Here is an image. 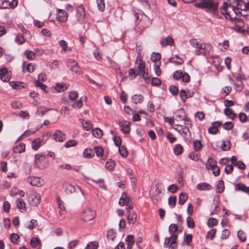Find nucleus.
I'll list each match as a JSON object with an SVG mask.
<instances>
[{
  "mask_svg": "<svg viewBox=\"0 0 249 249\" xmlns=\"http://www.w3.org/2000/svg\"><path fill=\"white\" fill-rule=\"evenodd\" d=\"M178 230V227L176 224H172L169 227V231L171 234H174Z\"/></svg>",
  "mask_w": 249,
  "mask_h": 249,
  "instance_id": "nucleus-50",
  "label": "nucleus"
},
{
  "mask_svg": "<svg viewBox=\"0 0 249 249\" xmlns=\"http://www.w3.org/2000/svg\"><path fill=\"white\" fill-rule=\"evenodd\" d=\"M40 196L35 192H31L28 196V201L33 206H36L40 203Z\"/></svg>",
  "mask_w": 249,
  "mask_h": 249,
  "instance_id": "nucleus-7",
  "label": "nucleus"
},
{
  "mask_svg": "<svg viewBox=\"0 0 249 249\" xmlns=\"http://www.w3.org/2000/svg\"><path fill=\"white\" fill-rule=\"evenodd\" d=\"M96 1L98 9L101 11H103L105 9L104 0H96Z\"/></svg>",
  "mask_w": 249,
  "mask_h": 249,
  "instance_id": "nucleus-55",
  "label": "nucleus"
},
{
  "mask_svg": "<svg viewBox=\"0 0 249 249\" xmlns=\"http://www.w3.org/2000/svg\"><path fill=\"white\" fill-rule=\"evenodd\" d=\"M54 139L59 142H62L66 139L65 134L61 130H56L53 134Z\"/></svg>",
  "mask_w": 249,
  "mask_h": 249,
  "instance_id": "nucleus-11",
  "label": "nucleus"
},
{
  "mask_svg": "<svg viewBox=\"0 0 249 249\" xmlns=\"http://www.w3.org/2000/svg\"><path fill=\"white\" fill-rule=\"evenodd\" d=\"M76 15L79 20L83 21L84 19L86 13L85 9L83 6L80 5L77 8Z\"/></svg>",
  "mask_w": 249,
  "mask_h": 249,
  "instance_id": "nucleus-14",
  "label": "nucleus"
},
{
  "mask_svg": "<svg viewBox=\"0 0 249 249\" xmlns=\"http://www.w3.org/2000/svg\"><path fill=\"white\" fill-rule=\"evenodd\" d=\"M143 97L142 95H134L132 97L133 103L137 104L141 103L143 101Z\"/></svg>",
  "mask_w": 249,
  "mask_h": 249,
  "instance_id": "nucleus-33",
  "label": "nucleus"
},
{
  "mask_svg": "<svg viewBox=\"0 0 249 249\" xmlns=\"http://www.w3.org/2000/svg\"><path fill=\"white\" fill-rule=\"evenodd\" d=\"M119 152L120 155L124 158L126 157L128 155L126 148L124 146H120L119 147Z\"/></svg>",
  "mask_w": 249,
  "mask_h": 249,
  "instance_id": "nucleus-37",
  "label": "nucleus"
},
{
  "mask_svg": "<svg viewBox=\"0 0 249 249\" xmlns=\"http://www.w3.org/2000/svg\"><path fill=\"white\" fill-rule=\"evenodd\" d=\"M35 166L40 169H43L46 168L48 165V163L45 159L44 155L42 154H36L35 158Z\"/></svg>",
  "mask_w": 249,
  "mask_h": 249,
  "instance_id": "nucleus-4",
  "label": "nucleus"
},
{
  "mask_svg": "<svg viewBox=\"0 0 249 249\" xmlns=\"http://www.w3.org/2000/svg\"><path fill=\"white\" fill-rule=\"evenodd\" d=\"M195 6L198 8L206 9L207 11L215 12L218 10V3L213 0H198Z\"/></svg>",
  "mask_w": 249,
  "mask_h": 249,
  "instance_id": "nucleus-1",
  "label": "nucleus"
},
{
  "mask_svg": "<svg viewBox=\"0 0 249 249\" xmlns=\"http://www.w3.org/2000/svg\"><path fill=\"white\" fill-rule=\"evenodd\" d=\"M217 221L214 218H210L208 221V225L209 227H213L217 225Z\"/></svg>",
  "mask_w": 249,
  "mask_h": 249,
  "instance_id": "nucleus-59",
  "label": "nucleus"
},
{
  "mask_svg": "<svg viewBox=\"0 0 249 249\" xmlns=\"http://www.w3.org/2000/svg\"><path fill=\"white\" fill-rule=\"evenodd\" d=\"M25 145L24 143H20L13 148V151L16 153H21L25 151Z\"/></svg>",
  "mask_w": 249,
  "mask_h": 249,
  "instance_id": "nucleus-22",
  "label": "nucleus"
},
{
  "mask_svg": "<svg viewBox=\"0 0 249 249\" xmlns=\"http://www.w3.org/2000/svg\"><path fill=\"white\" fill-rule=\"evenodd\" d=\"M42 140L40 138L35 139L32 143V146L33 149L37 150L41 146Z\"/></svg>",
  "mask_w": 249,
  "mask_h": 249,
  "instance_id": "nucleus-23",
  "label": "nucleus"
},
{
  "mask_svg": "<svg viewBox=\"0 0 249 249\" xmlns=\"http://www.w3.org/2000/svg\"><path fill=\"white\" fill-rule=\"evenodd\" d=\"M98 246L97 242H91L87 245L86 248L87 249H97Z\"/></svg>",
  "mask_w": 249,
  "mask_h": 249,
  "instance_id": "nucleus-58",
  "label": "nucleus"
},
{
  "mask_svg": "<svg viewBox=\"0 0 249 249\" xmlns=\"http://www.w3.org/2000/svg\"><path fill=\"white\" fill-rule=\"evenodd\" d=\"M39 243V240L36 237H33L30 241L31 246L33 247H36Z\"/></svg>",
  "mask_w": 249,
  "mask_h": 249,
  "instance_id": "nucleus-61",
  "label": "nucleus"
},
{
  "mask_svg": "<svg viewBox=\"0 0 249 249\" xmlns=\"http://www.w3.org/2000/svg\"><path fill=\"white\" fill-rule=\"evenodd\" d=\"M82 97H81L77 101L75 102L72 105V107L75 108H80L82 106Z\"/></svg>",
  "mask_w": 249,
  "mask_h": 249,
  "instance_id": "nucleus-57",
  "label": "nucleus"
},
{
  "mask_svg": "<svg viewBox=\"0 0 249 249\" xmlns=\"http://www.w3.org/2000/svg\"><path fill=\"white\" fill-rule=\"evenodd\" d=\"M236 79L237 81L236 83H234V85L235 86V89L236 90L240 91L242 90L243 87V83L242 82V77L241 76H239L236 77Z\"/></svg>",
  "mask_w": 249,
  "mask_h": 249,
  "instance_id": "nucleus-26",
  "label": "nucleus"
},
{
  "mask_svg": "<svg viewBox=\"0 0 249 249\" xmlns=\"http://www.w3.org/2000/svg\"><path fill=\"white\" fill-rule=\"evenodd\" d=\"M177 198L176 196H171L168 198V203L172 208L174 207L176 204Z\"/></svg>",
  "mask_w": 249,
  "mask_h": 249,
  "instance_id": "nucleus-53",
  "label": "nucleus"
},
{
  "mask_svg": "<svg viewBox=\"0 0 249 249\" xmlns=\"http://www.w3.org/2000/svg\"><path fill=\"white\" fill-rule=\"evenodd\" d=\"M121 131L125 134H129L130 131V123L123 121L120 124Z\"/></svg>",
  "mask_w": 249,
  "mask_h": 249,
  "instance_id": "nucleus-10",
  "label": "nucleus"
},
{
  "mask_svg": "<svg viewBox=\"0 0 249 249\" xmlns=\"http://www.w3.org/2000/svg\"><path fill=\"white\" fill-rule=\"evenodd\" d=\"M186 221H187V226L189 228L193 229L195 227V222H194V220H193V219L191 217L188 216L187 218Z\"/></svg>",
  "mask_w": 249,
  "mask_h": 249,
  "instance_id": "nucleus-49",
  "label": "nucleus"
},
{
  "mask_svg": "<svg viewBox=\"0 0 249 249\" xmlns=\"http://www.w3.org/2000/svg\"><path fill=\"white\" fill-rule=\"evenodd\" d=\"M216 230L215 229H211L207 233V238H210L211 240H213L216 233Z\"/></svg>",
  "mask_w": 249,
  "mask_h": 249,
  "instance_id": "nucleus-56",
  "label": "nucleus"
},
{
  "mask_svg": "<svg viewBox=\"0 0 249 249\" xmlns=\"http://www.w3.org/2000/svg\"><path fill=\"white\" fill-rule=\"evenodd\" d=\"M24 54L28 59L32 60L36 57V53L31 51H25L24 52Z\"/></svg>",
  "mask_w": 249,
  "mask_h": 249,
  "instance_id": "nucleus-36",
  "label": "nucleus"
},
{
  "mask_svg": "<svg viewBox=\"0 0 249 249\" xmlns=\"http://www.w3.org/2000/svg\"><path fill=\"white\" fill-rule=\"evenodd\" d=\"M233 126V124L231 122H227L223 124V127L226 130H231Z\"/></svg>",
  "mask_w": 249,
  "mask_h": 249,
  "instance_id": "nucleus-51",
  "label": "nucleus"
},
{
  "mask_svg": "<svg viewBox=\"0 0 249 249\" xmlns=\"http://www.w3.org/2000/svg\"><path fill=\"white\" fill-rule=\"evenodd\" d=\"M21 83L19 82L11 81L9 83L10 86L13 89H19L23 88V86H21Z\"/></svg>",
  "mask_w": 249,
  "mask_h": 249,
  "instance_id": "nucleus-38",
  "label": "nucleus"
},
{
  "mask_svg": "<svg viewBox=\"0 0 249 249\" xmlns=\"http://www.w3.org/2000/svg\"><path fill=\"white\" fill-rule=\"evenodd\" d=\"M77 144V142L74 140H71L68 141L64 145L66 148H69L72 146H75Z\"/></svg>",
  "mask_w": 249,
  "mask_h": 249,
  "instance_id": "nucleus-44",
  "label": "nucleus"
},
{
  "mask_svg": "<svg viewBox=\"0 0 249 249\" xmlns=\"http://www.w3.org/2000/svg\"><path fill=\"white\" fill-rule=\"evenodd\" d=\"M190 43L193 47L197 49L196 51L197 55H205L206 54L207 51L205 49V45L200 43L197 39H191Z\"/></svg>",
  "mask_w": 249,
  "mask_h": 249,
  "instance_id": "nucleus-3",
  "label": "nucleus"
},
{
  "mask_svg": "<svg viewBox=\"0 0 249 249\" xmlns=\"http://www.w3.org/2000/svg\"><path fill=\"white\" fill-rule=\"evenodd\" d=\"M238 4L240 6V9L244 10L247 8L249 5V0H238Z\"/></svg>",
  "mask_w": 249,
  "mask_h": 249,
  "instance_id": "nucleus-30",
  "label": "nucleus"
},
{
  "mask_svg": "<svg viewBox=\"0 0 249 249\" xmlns=\"http://www.w3.org/2000/svg\"><path fill=\"white\" fill-rule=\"evenodd\" d=\"M16 203L17 208L21 212L23 213L26 211V204L21 198H18L16 200Z\"/></svg>",
  "mask_w": 249,
  "mask_h": 249,
  "instance_id": "nucleus-18",
  "label": "nucleus"
},
{
  "mask_svg": "<svg viewBox=\"0 0 249 249\" xmlns=\"http://www.w3.org/2000/svg\"><path fill=\"white\" fill-rule=\"evenodd\" d=\"M15 41L17 44L21 45L24 43L25 39L22 35L18 34L16 37Z\"/></svg>",
  "mask_w": 249,
  "mask_h": 249,
  "instance_id": "nucleus-46",
  "label": "nucleus"
},
{
  "mask_svg": "<svg viewBox=\"0 0 249 249\" xmlns=\"http://www.w3.org/2000/svg\"><path fill=\"white\" fill-rule=\"evenodd\" d=\"M92 134L95 137L99 138L103 135V131L99 128H95L92 129Z\"/></svg>",
  "mask_w": 249,
  "mask_h": 249,
  "instance_id": "nucleus-34",
  "label": "nucleus"
},
{
  "mask_svg": "<svg viewBox=\"0 0 249 249\" xmlns=\"http://www.w3.org/2000/svg\"><path fill=\"white\" fill-rule=\"evenodd\" d=\"M56 18L59 21L64 22L67 20L68 14L64 10L58 9Z\"/></svg>",
  "mask_w": 249,
  "mask_h": 249,
  "instance_id": "nucleus-9",
  "label": "nucleus"
},
{
  "mask_svg": "<svg viewBox=\"0 0 249 249\" xmlns=\"http://www.w3.org/2000/svg\"><path fill=\"white\" fill-rule=\"evenodd\" d=\"M67 89V86L65 84H57L55 86V89L58 92L64 91Z\"/></svg>",
  "mask_w": 249,
  "mask_h": 249,
  "instance_id": "nucleus-39",
  "label": "nucleus"
},
{
  "mask_svg": "<svg viewBox=\"0 0 249 249\" xmlns=\"http://www.w3.org/2000/svg\"><path fill=\"white\" fill-rule=\"evenodd\" d=\"M217 162L212 158H210L206 162V166L207 169H213V167L216 168Z\"/></svg>",
  "mask_w": 249,
  "mask_h": 249,
  "instance_id": "nucleus-21",
  "label": "nucleus"
},
{
  "mask_svg": "<svg viewBox=\"0 0 249 249\" xmlns=\"http://www.w3.org/2000/svg\"><path fill=\"white\" fill-rule=\"evenodd\" d=\"M81 218L85 222L93 220L96 216V213L89 208H86L81 213Z\"/></svg>",
  "mask_w": 249,
  "mask_h": 249,
  "instance_id": "nucleus-5",
  "label": "nucleus"
},
{
  "mask_svg": "<svg viewBox=\"0 0 249 249\" xmlns=\"http://www.w3.org/2000/svg\"><path fill=\"white\" fill-rule=\"evenodd\" d=\"M193 146L194 150L196 151H199L202 147V144L199 140H196L194 142Z\"/></svg>",
  "mask_w": 249,
  "mask_h": 249,
  "instance_id": "nucleus-40",
  "label": "nucleus"
},
{
  "mask_svg": "<svg viewBox=\"0 0 249 249\" xmlns=\"http://www.w3.org/2000/svg\"><path fill=\"white\" fill-rule=\"evenodd\" d=\"M160 43L162 47H165L167 45L172 46L174 44V41L172 37L168 36L166 38H161Z\"/></svg>",
  "mask_w": 249,
  "mask_h": 249,
  "instance_id": "nucleus-13",
  "label": "nucleus"
},
{
  "mask_svg": "<svg viewBox=\"0 0 249 249\" xmlns=\"http://www.w3.org/2000/svg\"><path fill=\"white\" fill-rule=\"evenodd\" d=\"M127 216V219L129 223H133L135 222L137 218L136 213L134 212H129Z\"/></svg>",
  "mask_w": 249,
  "mask_h": 249,
  "instance_id": "nucleus-32",
  "label": "nucleus"
},
{
  "mask_svg": "<svg viewBox=\"0 0 249 249\" xmlns=\"http://www.w3.org/2000/svg\"><path fill=\"white\" fill-rule=\"evenodd\" d=\"M82 125L86 130H89L92 127V124L88 121H84L82 123Z\"/></svg>",
  "mask_w": 249,
  "mask_h": 249,
  "instance_id": "nucleus-64",
  "label": "nucleus"
},
{
  "mask_svg": "<svg viewBox=\"0 0 249 249\" xmlns=\"http://www.w3.org/2000/svg\"><path fill=\"white\" fill-rule=\"evenodd\" d=\"M27 182L34 186H41L43 184V180L39 177H29L27 178Z\"/></svg>",
  "mask_w": 249,
  "mask_h": 249,
  "instance_id": "nucleus-8",
  "label": "nucleus"
},
{
  "mask_svg": "<svg viewBox=\"0 0 249 249\" xmlns=\"http://www.w3.org/2000/svg\"><path fill=\"white\" fill-rule=\"evenodd\" d=\"M211 186L208 183L202 182L196 185V189L200 191H208L211 189Z\"/></svg>",
  "mask_w": 249,
  "mask_h": 249,
  "instance_id": "nucleus-19",
  "label": "nucleus"
},
{
  "mask_svg": "<svg viewBox=\"0 0 249 249\" xmlns=\"http://www.w3.org/2000/svg\"><path fill=\"white\" fill-rule=\"evenodd\" d=\"M224 113L226 116H229L232 120H233L236 117V115L234 113L233 111L231 108L228 107L225 108Z\"/></svg>",
  "mask_w": 249,
  "mask_h": 249,
  "instance_id": "nucleus-25",
  "label": "nucleus"
},
{
  "mask_svg": "<svg viewBox=\"0 0 249 249\" xmlns=\"http://www.w3.org/2000/svg\"><path fill=\"white\" fill-rule=\"evenodd\" d=\"M35 85L36 87H39L42 90L44 91L45 92L47 93L48 92V91L46 90L47 87L41 82H39V81H35Z\"/></svg>",
  "mask_w": 249,
  "mask_h": 249,
  "instance_id": "nucleus-47",
  "label": "nucleus"
},
{
  "mask_svg": "<svg viewBox=\"0 0 249 249\" xmlns=\"http://www.w3.org/2000/svg\"><path fill=\"white\" fill-rule=\"evenodd\" d=\"M160 62H158L154 65V71L157 76L160 75L161 71L160 69Z\"/></svg>",
  "mask_w": 249,
  "mask_h": 249,
  "instance_id": "nucleus-45",
  "label": "nucleus"
},
{
  "mask_svg": "<svg viewBox=\"0 0 249 249\" xmlns=\"http://www.w3.org/2000/svg\"><path fill=\"white\" fill-rule=\"evenodd\" d=\"M221 124H222V123L219 121L213 122L212 124V126L209 127L208 129L209 133H210V134H216L218 131V129L217 128L218 126H220Z\"/></svg>",
  "mask_w": 249,
  "mask_h": 249,
  "instance_id": "nucleus-15",
  "label": "nucleus"
},
{
  "mask_svg": "<svg viewBox=\"0 0 249 249\" xmlns=\"http://www.w3.org/2000/svg\"><path fill=\"white\" fill-rule=\"evenodd\" d=\"M64 187H65V192L67 194H71L72 193L75 192V187L70 184H69V183L65 184L64 185Z\"/></svg>",
  "mask_w": 249,
  "mask_h": 249,
  "instance_id": "nucleus-27",
  "label": "nucleus"
},
{
  "mask_svg": "<svg viewBox=\"0 0 249 249\" xmlns=\"http://www.w3.org/2000/svg\"><path fill=\"white\" fill-rule=\"evenodd\" d=\"M183 148L181 144H177L174 149L175 154L176 155H179L181 154L183 152Z\"/></svg>",
  "mask_w": 249,
  "mask_h": 249,
  "instance_id": "nucleus-35",
  "label": "nucleus"
},
{
  "mask_svg": "<svg viewBox=\"0 0 249 249\" xmlns=\"http://www.w3.org/2000/svg\"><path fill=\"white\" fill-rule=\"evenodd\" d=\"M217 193H222L224 190V182L223 180H219L217 184Z\"/></svg>",
  "mask_w": 249,
  "mask_h": 249,
  "instance_id": "nucleus-42",
  "label": "nucleus"
},
{
  "mask_svg": "<svg viewBox=\"0 0 249 249\" xmlns=\"http://www.w3.org/2000/svg\"><path fill=\"white\" fill-rule=\"evenodd\" d=\"M135 16L137 19L136 21L137 27L141 30L149 27L151 25V22L150 18L142 12L139 11L136 13Z\"/></svg>",
  "mask_w": 249,
  "mask_h": 249,
  "instance_id": "nucleus-2",
  "label": "nucleus"
},
{
  "mask_svg": "<svg viewBox=\"0 0 249 249\" xmlns=\"http://www.w3.org/2000/svg\"><path fill=\"white\" fill-rule=\"evenodd\" d=\"M236 190L237 191H242L245 193H249V187H246L242 183L237 184L235 186Z\"/></svg>",
  "mask_w": 249,
  "mask_h": 249,
  "instance_id": "nucleus-31",
  "label": "nucleus"
},
{
  "mask_svg": "<svg viewBox=\"0 0 249 249\" xmlns=\"http://www.w3.org/2000/svg\"><path fill=\"white\" fill-rule=\"evenodd\" d=\"M166 137L171 143H173L177 140V138L170 132L168 133Z\"/></svg>",
  "mask_w": 249,
  "mask_h": 249,
  "instance_id": "nucleus-63",
  "label": "nucleus"
},
{
  "mask_svg": "<svg viewBox=\"0 0 249 249\" xmlns=\"http://www.w3.org/2000/svg\"><path fill=\"white\" fill-rule=\"evenodd\" d=\"M78 97V92L75 91H72L70 92L69 98L71 101H75Z\"/></svg>",
  "mask_w": 249,
  "mask_h": 249,
  "instance_id": "nucleus-48",
  "label": "nucleus"
},
{
  "mask_svg": "<svg viewBox=\"0 0 249 249\" xmlns=\"http://www.w3.org/2000/svg\"><path fill=\"white\" fill-rule=\"evenodd\" d=\"M125 241L127 243V249H131L134 243L133 236L132 235H127L125 239Z\"/></svg>",
  "mask_w": 249,
  "mask_h": 249,
  "instance_id": "nucleus-24",
  "label": "nucleus"
},
{
  "mask_svg": "<svg viewBox=\"0 0 249 249\" xmlns=\"http://www.w3.org/2000/svg\"><path fill=\"white\" fill-rule=\"evenodd\" d=\"M140 74L144 76V75H148V72L145 70V64L142 59L140 60V63L137 67Z\"/></svg>",
  "mask_w": 249,
  "mask_h": 249,
  "instance_id": "nucleus-17",
  "label": "nucleus"
},
{
  "mask_svg": "<svg viewBox=\"0 0 249 249\" xmlns=\"http://www.w3.org/2000/svg\"><path fill=\"white\" fill-rule=\"evenodd\" d=\"M181 135L183 136L185 139H191V132L187 126H182Z\"/></svg>",
  "mask_w": 249,
  "mask_h": 249,
  "instance_id": "nucleus-20",
  "label": "nucleus"
},
{
  "mask_svg": "<svg viewBox=\"0 0 249 249\" xmlns=\"http://www.w3.org/2000/svg\"><path fill=\"white\" fill-rule=\"evenodd\" d=\"M161 55L160 53H153L151 55V60L155 62V64L158 62H160Z\"/></svg>",
  "mask_w": 249,
  "mask_h": 249,
  "instance_id": "nucleus-41",
  "label": "nucleus"
},
{
  "mask_svg": "<svg viewBox=\"0 0 249 249\" xmlns=\"http://www.w3.org/2000/svg\"><path fill=\"white\" fill-rule=\"evenodd\" d=\"M67 66L71 70V71L75 72L77 74L82 73V70L79 67L78 64L74 60L69 59L66 61Z\"/></svg>",
  "mask_w": 249,
  "mask_h": 249,
  "instance_id": "nucleus-6",
  "label": "nucleus"
},
{
  "mask_svg": "<svg viewBox=\"0 0 249 249\" xmlns=\"http://www.w3.org/2000/svg\"><path fill=\"white\" fill-rule=\"evenodd\" d=\"M93 150L94 151V154L96 153L97 156L100 157L103 155L104 150L101 147H95L94 148Z\"/></svg>",
  "mask_w": 249,
  "mask_h": 249,
  "instance_id": "nucleus-52",
  "label": "nucleus"
},
{
  "mask_svg": "<svg viewBox=\"0 0 249 249\" xmlns=\"http://www.w3.org/2000/svg\"><path fill=\"white\" fill-rule=\"evenodd\" d=\"M188 198V196L187 195V194L185 193H181L180 194H179V198H178V204L179 205H183L185 203V202H186V200Z\"/></svg>",
  "mask_w": 249,
  "mask_h": 249,
  "instance_id": "nucleus-29",
  "label": "nucleus"
},
{
  "mask_svg": "<svg viewBox=\"0 0 249 249\" xmlns=\"http://www.w3.org/2000/svg\"><path fill=\"white\" fill-rule=\"evenodd\" d=\"M132 202L130 198L127 196L126 193H123L119 200V204L124 206Z\"/></svg>",
  "mask_w": 249,
  "mask_h": 249,
  "instance_id": "nucleus-16",
  "label": "nucleus"
},
{
  "mask_svg": "<svg viewBox=\"0 0 249 249\" xmlns=\"http://www.w3.org/2000/svg\"><path fill=\"white\" fill-rule=\"evenodd\" d=\"M151 84L153 86H159L161 84V81L158 78L153 77L151 80Z\"/></svg>",
  "mask_w": 249,
  "mask_h": 249,
  "instance_id": "nucleus-60",
  "label": "nucleus"
},
{
  "mask_svg": "<svg viewBox=\"0 0 249 249\" xmlns=\"http://www.w3.org/2000/svg\"><path fill=\"white\" fill-rule=\"evenodd\" d=\"M237 237L241 242H245L247 239L246 233L242 231H238Z\"/></svg>",
  "mask_w": 249,
  "mask_h": 249,
  "instance_id": "nucleus-43",
  "label": "nucleus"
},
{
  "mask_svg": "<svg viewBox=\"0 0 249 249\" xmlns=\"http://www.w3.org/2000/svg\"><path fill=\"white\" fill-rule=\"evenodd\" d=\"M182 76V72L181 71H176L173 73V78L176 80L181 79Z\"/></svg>",
  "mask_w": 249,
  "mask_h": 249,
  "instance_id": "nucleus-62",
  "label": "nucleus"
},
{
  "mask_svg": "<svg viewBox=\"0 0 249 249\" xmlns=\"http://www.w3.org/2000/svg\"><path fill=\"white\" fill-rule=\"evenodd\" d=\"M0 77L3 82H7L9 80L10 77L6 68H3L0 69Z\"/></svg>",
  "mask_w": 249,
  "mask_h": 249,
  "instance_id": "nucleus-12",
  "label": "nucleus"
},
{
  "mask_svg": "<svg viewBox=\"0 0 249 249\" xmlns=\"http://www.w3.org/2000/svg\"><path fill=\"white\" fill-rule=\"evenodd\" d=\"M94 155V151L91 149H86L83 152V156L86 158H91Z\"/></svg>",
  "mask_w": 249,
  "mask_h": 249,
  "instance_id": "nucleus-28",
  "label": "nucleus"
},
{
  "mask_svg": "<svg viewBox=\"0 0 249 249\" xmlns=\"http://www.w3.org/2000/svg\"><path fill=\"white\" fill-rule=\"evenodd\" d=\"M178 190V187L175 184H173L172 185H170L168 187V190L170 192L174 194L177 192V191Z\"/></svg>",
  "mask_w": 249,
  "mask_h": 249,
  "instance_id": "nucleus-54",
  "label": "nucleus"
}]
</instances>
